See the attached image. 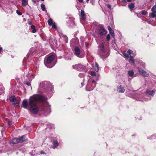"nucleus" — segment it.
<instances>
[{
  "label": "nucleus",
  "mask_w": 156,
  "mask_h": 156,
  "mask_svg": "<svg viewBox=\"0 0 156 156\" xmlns=\"http://www.w3.org/2000/svg\"><path fill=\"white\" fill-rule=\"evenodd\" d=\"M128 2H130L131 1V0H126Z\"/></svg>",
  "instance_id": "obj_51"
},
{
  "label": "nucleus",
  "mask_w": 156,
  "mask_h": 156,
  "mask_svg": "<svg viewBox=\"0 0 156 156\" xmlns=\"http://www.w3.org/2000/svg\"><path fill=\"white\" fill-rule=\"evenodd\" d=\"M89 87V85L88 84H87V87H86V90H87V91H89V90H92L93 89V88H92V89H90V90H88V88Z\"/></svg>",
  "instance_id": "obj_37"
},
{
  "label": "nucleus",
  "mask_w": 156,
  "mask_h": 156,
  "mask_svg": "<svg viewBox=\"0 0 156 156\" xmlns=\"http://www.w3.org/2000/svg\"><path fill=\"white\" fill-rule=\"evenodd\" d=\"M127 53L129 54V55H130L131 54H133L134 55H136L133 52V51L130 49H129L128 50Z\"/></svg>",
  "instance_id": "obj_29"
},
{
  "label": "nucleus",
  "mask_w": 156,
  "mask_h": 156,
  "mask_svg": "<svg viewBox=\"0 0 156 156\" xmlns=\"http://www.w3.org/2000/svg\"><path fill=\"white\" fill-rule=\"evenodd\" d=\"M90 74L91 76H94L95 77L94 78L96 80H98V78L99 77V76L98 74L96 73L95 72H94L92 71L91 72Z\"/></svg>",
  "instance_id": "obj_12"
},
{
  "label": "nucleus",
  "mask_w": 156,
  "mask_h": 156,
  "mask_svg": "<svg viewBox=\"0 0 156 156\" xmlns=\"http://www.w3.org/2000/svg\"><path fill=\"white\" fill-rule=\"evenodd\" d=\"M108 29H112L109 26L108 27Z\"/></svg>",
  "instance_id": "obj_50"
},
{
  "label": "nucleus",
  "mask_w": 156,
  "mask_h": 156,
  "mask_svg": "<svg viewBox=\"0 0 156 156\" xmlns=\"http://www.w3.org/2000/svg\"><path fill=\"white\" fill-rule=\"evenodd\" d=\"M47 98L42 95H34L30 97L29 101V108H28L30 112L34 114H37L38 111L39 109L37 105V101H44L47 100Z\"/></svg>",
  "instance_id": "obj_1"
},
{
  "label": "nucleus",
  "mask_w": 156,
  "mask_h": 156,
  "mask_svg": "<svg viewBox=\"0 0 156 156\" xmlns=\"http://www.w3.org/2000/svg\"><path fill=\"white\" fill-rule=\"evenodd\" d=\"M128 7L130 11H132L135 7V5L133 3H131L128 5Z\"/></svg>",
  "instance_id": "obj_18"
},
{
  "label": "nucleus",
  "mask_w": 156,
  "mask_h": 156,
  "mask_svg": "<svg viewBox=\"0 0 156 156\" xmlns=\"http://www.w3.org/2000/svg\"><path fill=\"white\" fill-rule=\"evenodd\" d=\"M28 24L30 26H31V27L32 29H35V26L34 25H32V23L30 21H29L28 22Z\"/></svg>",
  "instance_id": "obj_26"
},
{
  "label": "nucleus",
  "mask_w": 156,
  "mask_h": 156,
  "mask_svg": "<svg viewBox=\"0 0 156 156\" xmlns=\"http://www.w3.org/2000/svg\"><path fill=\"white\" fill-rule=\"evenodd\" d=\"M25 139H24V136H22L20 138H14L10 141V143L12 144H16L17 143H21L25 141Z\"/></svg>",
  "instance_id": "obj_7"
},
{
  "label": "nucleus",
  "mask_w": 156,
  "mask_h": 156,
  "mask_svg": "<svg viewBox=\"0 0 156 156\" xmlns=\"http://www.w3.org/2000/svg\"><path fill=\"white\" fill-rule=\"evenodd\" d=\"M142 66L143 67H144L145 66V64L144 62H142Z\"/></svg>",
  "instance_id": "obj_42"
},
{
  "label": "nucleus",
  "mask_w": 156,
  "mask_h": 156,
  "mask_svg": "<svg viewBox=\"0 0 156 156\" xmlns=\"http://www.w3.org/2000/svg\"><path fill=\"white\" fill-rule=\"evenodd\" d=\"M106 30H99V33L101 35H103L107 33Z\"/></svg>",
  "instance_id": "obj_19"
},
{
  "label": "nucleus",
  "mask_w": 156,
  "mask_h": 156,
  "mask_svg": "<svg viewBox=\"0 0 156 156\" xmlns=\"http://www.w3.org/2000/svg\"><path fill=\"white\" fill-rule=\"evenodd\" d=\"M122 2L124 3H125L126 2V1L125 0H122Z\"/></svg>",
  "instance_id": "obj_48"
},
{
  "label": "nucleus",
  "mask_w": 156,
  "mask_h": 156,
  "mask_svg": "<svg viewBox=\"0 0 156 156\" xmlns=\"http://www.w3.org/2000/svg\"><path fill=\"white\" fill-rule=\"evenodd\" d=\"M155 91L156 90H147L146 91V93L147 94L149 95H151L152 96H153L154 95Z\"/></svg>",
  "instance_id": "obj_15"
},
{
  "label": "nucleus",
  "mask_w": 156,
  "mask_h": 156,
  "mask_svg": "<svg viewBox=\"0 0 156 156\" xmlns=\"http://www.w3.org/2000/svg\"><path fill=\"white\" fill-rule=\"evenodd\" d=\"M79 76L80 77H82L84 76V74L83 73H80Z\"/></svg>",
  "instance_id": "obj_41"
},
{
  "label": "nucleus",
  "mask_w": 156,
  "mask_h": 156,
  "mask_svg": "<svg viewBox=\"0 0 156 156\" xmlns=\"http://www.w3.org/2000/svg\"><path fill=\"white\" fill-rule=\"evenodd\" d=\"M44 111L45 112V114L46 115H48V114L50 112V109L48 108V112H46V111Z\"/></svg>",
  "instance_id": "obj_36"
},
{
  "label": "nucleus",
  "mask_w": 156,
  "mask_h": 156,
  "mask_svg": "<svg viewBox=\"0 0 156 156\" xmlns=\"http://www.w3.org/2000/svg\"><path fill=\"white\" fill-rule=\"evenodd\" d=\"M9 100L10 101L13 102V104L17 106L18 105L19 102L16 99V97L15 96H12L10 98Z\"/></svg>",
  "instance_id": "obj_9"
},
{
  "label": "nucleus",
  "mask_w": 156,
  "mask_h": 156,
  "mask_svg": "<svg viewBox=\"0 0 156 156\" xmlns=\"http://www.w3.org/2000/svg\"><path fill=\"white\" fill-rule=\"evenodd\" d=\"M16 13L19 15H21L22 14L21 12H20L18 10H16Z\"/></svg>",
  "instance_id": "obj_35"
},
{
  "label": "nucleus",
  "mask_w": 156,
  "mask_h": 156,
  "mask_svg": "<svg viewBox=\"0 0 156 156\" xmlns=\"http://www.w3.org/2000/svg\"><path fill=\"white\" fill-rule=\"evenodd\" d=\"M77 66H75V65H73V68L74 69H75L76 70H78L77 69V68H78V67H77Z\"/></svg>",
  "instance_id": "obj_40"
},
{
  "label": "nucleus",
  "mask_w": 156,
  "mask_h": 156,
  "mask_svg": "<svg viewBox=\"0 0 156 156\" xmlns=\"http://www.w3.org/2000/svg\"><path fill=\"white\" fill-rule=\"evenodd\" d=\"M141 13L140 12L139 13H138L137 14V16H138V17H140V15H141Z\"/></svg>",
  "instance_id": "obj_46"
},
{
  "label": "nucleus",
  "mask_w": 156,
  "mask_h": 156,
  "mask_svg": "<svg viewBox=\"0 0 156 156\" xmlns=\"http://www.w3.org/2000/svg\"><path fill=\"white\" fill-rule=\"evenodd\" d=\"M48 25L49 26H51L54 23H53L52 20L51 18L49 19L48 20Z\"/></svg>",
  "instance_id": "obj_24"
},
{
  "label": "nucleus",
  "mask_w": 156,
  "mask_h": 156,
  "mask_svg": "<svg viewBox=\"0 0 156 156\" xmlns=\"http://www.w3.org/2000/svg\"><path fill=\"white\" fill-rule=\"evenodd\" d=\"M140 13L143 15H146L147 14V12L145 10H142Z\"/></svg>",
  "instance_id": "obj_31"
},
{
  "label": "nucleus",
  "mask_w": 156,
  "mask_h": 156,
  "mask_svg": "<svg viewBox=\"0 0 156 156\" xmlns=\"http://www.w3.org/2000/svg\"><path fill=\"white\" fill-rule=\"evenodd\" d=\"M40 154H45V153L44 151H41L40 152Z\"/></svg>",
  "instance_id": "obj_44"
},
{
  "label": "nucleus",
  "mask_w": 156,
  "mask_h": 156,
  "mask_svg": "<svg viewBox=\"0 0 156 156\" xmlns=\"http://www.w3.org/2000/svg\"><path fill=\"white\" fill-rule=\"evenodd\" d=\"M74 54L76 56L79 58H82L84 56V54L80 52V48L77 46L75 48Z\"/></svg>",
  "instance_id": "obj_6"
},
{
  "label": "nucleus",
  "mask_w": 156,
  "mask_h": 156,
  "mask_svg": "<svg viewBox=\"0 0 156 156\" xmlns=\"http://www.w3.org/2000/svg\"><path fill=\"white\" fill-rule=\"evenodd\" d=\"M138 100L140 101H147V100H146V99H144V100H142V99H139Z\"/></svg>",
  "instance_id": "obj_43"
},
{
  "label": "nucleus",
  "mask_w": 156,
  "mask_h": 156,
  "mask_svg": "<svg viewBox=\"0 0 156 156\" xmlns=\"http://www.w3.org/2000/svg\"><path fill=\"white\" fill-rule=\"evenodd\" d=\"M151 11L153 12L156 13V6L154 5L151 8Z\"/></svg>",
  "instance_id": "obj_30"
},
{
  "label": "nucleus",
  "mask_w": 156,
  "mask_h": 156,
  "mask_svg": "<svg viewBox=\"0 0 156 156\" xmlns=\"http://www.w3.org/2000/svg\"><path fill=\"white\" fill-rule=\"evenodd\" d=\"M108 8H109L110 9V8H111V5H108Z\"/></svg>",
  "instance_id": "obj_52"
},
{
  "label": "nucleus",
  "mask_w": 156,
  "mask_h": 156,
  "mask_svg": "<svg viewBox=\"0 0 156 156\" xmlns=\"http://www.w3.org/2000/svg\"><path fill=\"white\" fill-rule=\"evenodd\" d=\"M90 80L92 82V83H95V85H96V82H95V80H94L93 79H90Z\"/></svg>",
  "instance_id": "obj_38"
},
{
  "label": "nucleus",
  "mask_w": 156,
  "mask_h": 156,
  "mask_svg": "<svg viewBox=\"0 0 156 156\" xmlns=\"http://www.w3.org/2000/svg\"><path fill=\"white\" fill-rule=\"evenodd\" d=\"M78 1L80 3H82L83 2V0H78Z\"/></svg>",
  "instance_id": "obj_49"
},
{
  "label": "nucleus",
  "mask_w": 156,
  "mask_h": 156,
  "mask_svg": "<svg viewBox=\"0 0 156 156\" xmlns=\"http://www.w3.org/2000/svg\"><path fill=\"white\" fill-rule=\"evenodd\" d=\"M99 68L98 67V64L97 63H96L95 64L94 69L97 72H98V71Z\"/></svg>",
  "instance_id": "obj_28"
},
{
  "label": "nucleus",
  "mask_w": 156,
  "mask_h": 156,
  "mask_svg": "<svg viewBox=\"0 0 156 156\" xmlns=\"http://www.w3.org/2000/svg\"><path fill=\"white\" fill-rule=\"evenodd\" d=\"M110 36L109 34H108L106 36V39L108 41H109L110 40Z\"/></svg>",
  "instance_id": "obj_39"
},
{
  "label": "nucleus",
  "mask_w": 156,
  "mask_h": 156,
  "mask_svg": "<svg viewBox=\"0 0 156 156\" xmlns=\"http://www.w3.org/2000/svg\"><path fill=\"white\" fill-rule=\"evenodd\" d=\"M33 78V75L31 73H28L24 81L25 83L27 85L30 86V82Z\"/></svg>",
  "instance_id": "obj_5"
},
{
  "label": "nucleus",
  "mask_w": 156,
  "mask_h": 156,
  "mask_svg": "<svg viewBox=\"0 0 156 156\" xmlns=\"http://www.w3.org/2000/svg\"><path fill=\"white\" fill-rule=\"evenodd\" d=\"M109 32L111 35L113 37H114V32L113 30H109Z\"/></svg>",
  "instance_id": "obj_33"
},
{
  "label": "nucleus",
  "mask_w": 156,
  "mask_h": 156,
  "mask_svg": "<svg viewBox=\"0 0 156 156\" xmlns=\"http://www.w3.org/2000/svg\"><path fill=\"white\" fill-rule=\"evenodd\" d=\"M41 9L43 11H45L46 10V9L45 8V5L43 4H42L41 5Z\"/></svg>",
  "instance_id": "obj_27"
},
{
  "label": "nucleus",
  "mask_w": 156,
  "mask_h": 156,
  "mask_svg": "<svg viewBox=\"0 0 156 156\" xmlns=\"http://www.w3.org/2000/svg\"><path fill=\"white\" fill-rule=\"evenodd\" d=\"M40 88L47 89L49 90L50 92L53 91V87L51 86V84L48 81H44L41 83L40 84Z\"/></svg>",
  "instance_id": "obj_3"
},
{
  "label": "nucleus",
  "mask_w": 156,
  "mask_h": 156,
  "mask_svg": "<svg viewBox=\"0 0 156 156\" xmlns=\"http://www.w3.org/2000/svg\"><path fill=\"white\" fill-rule=\"evenodd\" d=\"M122 54L124 56V57L125 58H128L129 56V54L127 52H126L125 51H124L122 52Z\"/></svg>",
  "instance_id": "obj_25"
},
{
  "label": "nucleus",
  "mask_w": 156,
  "mask_h": 156,
  "mask_svg": "<svg viewBox=\"0 0 156 156\" xmlns=\"http://www.w3.org/2000/svg\"><path fill=\"white\" fill-rule=\"evenodd\" d=\"M2 48L0 45V54L1 53L2 51Z\"/></svg>",
  "instance_id": "obj_45"
},
{
  "label": "nucleus",
  "mask_w": 156,
  "mask_h": 156,
  "mask_svg": "<svg viewBox=\"0 0 156 156\" xmlns=\"http://www.w3.org/2000/svg\"><path fill=\"white\" fill-rule=\"evenodd\" d=\"M99 48L100 50L99 55L102 58L104 59L108 56L109 55V52L105 50L104 45L103 44H102L99 46Z\"/></svg>",
  "instance_id": "obj_4"
},
{
  "label": "nucleus",
  "mask_w": 156,
  "mask_h": 156,
  "mask_svg": "<svg viewBox=\"0 0 156 156\" xmlns=\"http://www.w3.org/2000/svg\"><path fill=\"white\" fill-rule=\"evenodd\" d=\"M22 2L21 5L23 7H25L28 4V0H21Z\"/></svg>",
  "instance_id": "obj_17"
},
{
  "label": "nucleus",
  "mask_w": 156,
  "mask_h": 156,
  "mask_svg": "<svg viewBox=\"0 0 156 156\" xmlns=\"http://www.w3.org/2000/svg\"><path fill=\"white\" fill-rule=\"evenodd\" d=\"M53 147L54 148H55L57 147L58 145V141L57 140H55L53 141Z\"/></svg>",
  "instance_id": "obj_21"
},
{
  "label": "nucleus",
  "mask_w": 156,
  "mask_h": 156,
  "mask_svg": "<svg viewBox=\"0 0 156 156\" xmlns=\"http://www.w3.org/2000/svg\"><path fill=\"white\" fill-rule=\"evenodd\" d=\"M23 106L24 108L28 109V102L26 100H24L22 102Z\"/></svg>",
  "instance_id": "obj_14"
},
{
  "label": "nucleus",
  "mask_w": 156,
  "mask_h": 156,
  "mask_svg": "<svg viewBox=\"0 0 156 156\" xmlns=\"http://www.w3.org/2000/svg\"><path fill=\"white\" fill-rule=\"evenodd\" d=\"M51 26L52 28L55 29H57L56 24L55 23H54Z\"/></svg>",
  "instance_id": "obj_32"
},
{
  "label": "nucleus",
  "mask_w": 156,
  "mask_h": 156,
  "mask_svg": "<svg viewBox=\"0 0 156 156\" xmlns=\"http://www.w3.org/2000/svg\"><path fill=\"white\" fill-rule=\"evenodd\" d=\"M55 58L54 55H50L45 58L44 63L48 68H51L54 66L55 63L53 62Z\"/></svg>",
  "instance_id": "obj_2"
},
{
  "label": "nucleus",
  "mask_w": 156,
  "mask_h": 156,
  "mask_svg": "<svg viewBox=\"0 0 156 156\" xmlns=\"http://www.w3.org/2000/svg\"><path fill=\"white\" fill-rule=\"evenodd\" d=\"M155 5H156V3H155Z\"/></svg>",
  "instance_id": "obj_54"
},
{
  "label": "nucleus",
  "mask_w": 156,
  "mask_h": 156,
  "mask_svg": "<svg viewBox=\"0 0 156 156\" xmlns=\"http://www.w3.org/2000/svg\"><path fill=\"white\" fill-rule=\"evenodd\" d=\"M75 66H77V67H78V68H77L78 70H84L86 68V67L82 65V64H78L76 65Z\"/></svg>",
  "instance_id": "obj_11"
},
{
  "label": "nucleus",
  "mask_w": 156,
  "mask_h": 156,
  "mask_svg": "<svg viewBox=\"0 0 156 156\" xmlns=\"http://www.w3.org/2000/svg\"><path fill=\"white\" fill-rule=\"evenodd\" d=\"M155 13H156V12H152L151 13L150 15H149V17L151 18H154L156 16V15L155 14Z\"/></svg>",
  "instance_id": "obj_23"
},
{
  "label": "nucleus",
  "mask_w": 156,
  "mask_h": 156,
  "mask_svg": "<svg viewBox=\"0 0 156 156\" xmlns=\"http://www.w3.org/2000/svg\"><path fill=\"white\" fill-rule=\"evenodd\" d=\"M64 37V40H65V42L66 43L67 42V40H68V38L66 36V35H64L63 36Z\"/></svg>",
  "instance_id": "obj_34"
},
{
  "label": "nucleus",
  "mask_w": 156,
  "mask_h": 156,
  "mask_svg": "<svg viewBox=\"0 0 156 156\" xmlns=\"http://www.w3.org/2000/svg\"><path fill=\"white\" fill-rule=\"evenodd\" d=\"M81 84H82V85H83V83H81Z\"/></svg>",
  "instance_id": "obj_56"
},
{
  "label": "nucleus",
  "mask_w": 156,
  "mask_h": 156,
  "mask_svg": "<svg viewBox=\"0 0 156 156\" xmlns=\"http://www.w3.org/2000/svg\"><path fill=\"white\" fill-rule=\"evenodd\" d=\"M80 16L82 20H86V15L84 11L83 10H81L80 11Z\"/></svg>",
  "instance_id": "obj_13"
},
{
  "label": "nucleus",
  "mask_w": 156,
  "mask_h": 156,
  "mask_svg": "<svg viewBox=\"0 0 156 156\" xmlns=\"http://www.w3.org/2000/svg\"><path fill=\"white\" fill-rule=\"evenodd\" d=\"M125 90L124 87L120 85L117 88V91L120 93H123L125 91Z\"/></svg>",
  "instance_id": "obj_16"
},
{
  "label": "nucleus",
  "mask_w": 156,
  "mask_h": 156,
  "mask_svg": "<svg viewBox=\"0 0 156 156\" xmlns=\"http://www.w3.org/2000/svg\"><path fill=\"white\" fill-rule=\"evenodd\" d=\"M89 0H86V2L87 3H88V2Z\"/></svg>",
  "instance_id": "obj_53"
},
{
  "label": "nucleus",
  "mask_w": 156,
  "mask_h": 156,
  "mask_svg": "<svg viewBox=\"0 0 156 156\" xmlns=\"http://www.w3.org/2000/svg\"><path fill=\"white\" fill-rule=\"evenodd\" d=\"M128 73L129 76L130 77H132L134 75V73L132 70H131L128 71Z\"/></svg>",
  "instance_id": "obj_22"
},
{
  "label": "nucleus",
  "mask_w": 156,
  "mask_h": 156,
  "mask_svg": "<svg viewBox=\"0 0 156 156\" xmlns=\"http://www.w3.org/2000/svg\"><path fill=\"white\" fill-rule=\"evenodd\" d=\"M36 30H32V32L33 33H35L36 32Z\"/></svg>",
  "instance_id": "obj_47"
},
{
  "label": "nucleus",
  "mask_w": 156,
  "mask_h": 156,
  "mask_svg": "<svg viewBox=\"0 0 156 156\" xmlns=\"http://www.w3.org/2000/svg\"><path fill=\"white\" fill-rule=\"evenodd\" d=\"M93 29H105L102 25L100 24L97 22L93 23L92 24Z\"/></svg>",
  "instance_id": "obj_8"
},
{
  "label": "nucleus",
  "mask_w": 156,
  "mask_h": 156,
  "mask_svg": "<svg viewBox=\"0 0 156 156\" xmlns=\"http://www.w3.org/2000/svg\"><path fill=\"white\" fill-rule=\"evenodd\" d=\"M129 62L130 63H132L133 65L134 64V59L133 58V56H132L131 55H130L129 56Z\"/></svg>",
  "instance_id": "obj_20"
},
{
  "label": "nucleus",
  "mask_w": 156,
  "mask_h": 156,
  "mask_svg": "<svg viewBox=\"0 0 156 156\" xmlns=\"http://www.w3.org/2000/svg\"><path fill=\"white\" fill-rule=\"evenodd\" d=\"M138 71L139 73L143 76H148V74L146 72L141 69L139 68Z\"/></svg>",
  "instance_id": "obj_10"
},
{
  "label": "nucleus",
  "mask_w": 156,
  "mask_h": 156,
  "mask_svg": "<svg viewBox=\"0 0 156 156\" xmlns=\"http://www.w3.org/2000/svg\"><path fill=\"white\" fill-rule=\"evenodd\" d=\"M153 136H152V137H153Z\"/></svg>",
  "instance_id": "obj_55"
}]
</instances>
